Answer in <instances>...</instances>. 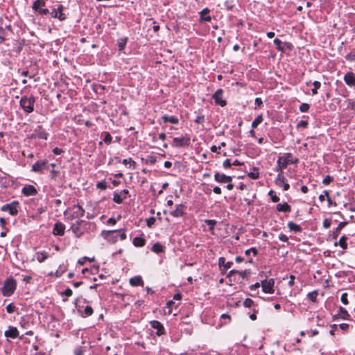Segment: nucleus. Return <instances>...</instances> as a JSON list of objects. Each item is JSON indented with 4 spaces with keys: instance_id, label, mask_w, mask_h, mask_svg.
Segmentation results:
<instances>
[{
    "instance_id": "58836bf2",
    "label": "nucleus",
    "mask_w": 355,
    "mask_h": 355,
    "mask_svg": "<svg viewBox=\"0 0 355 355\" xmlns=\"http://www.w3.org/2000/svg\"><path fill=\"white\" fill-rule=\"evenodd\" d=\"M338 315H340V317L341 318H343L344 320H347L348 318L349 317V315L347 311L341 306L339 308Z\"/></svg>"
},
{
    "instance_id": "7c9ffc66",
    "label": "nucleus",
    "mask_w": 355,
    "mask_h": 355,
    "mask_svg": "<svg viewBox=\"0 0 355 355\" xmlns=\"http://www.w3.org/2000/svg\"><path fill=\"white\" fill-rule=\"evenodd\" d=\"M128 41V37H124L118 39L117 46H118L119 51H123L124 50Z\"/></svg>"
},
{
    "instance_id": "a19ab883",
    "label": "nucleus",
    "mask_w": 355,
    "mask_h": 355,
    "mask_svg": "<svg viewBox=\"0 0 355 355\" xmlns=\"http://www.w3.org/2000/svg\"><path fill=\"white\" fill-rule=\"evenodd\" d=\"M268 195L270 196L273 202H277L279 201V198L277 196L275 191L273 190L269 191V192H268Z\"/></svg>"
},
{
    "instance_id": "6ab92c4d",
    "label": "nucleus",
    "mask_w": 355,
    "mask_h": 355,
    "mask_svg": "<svg viewBox=\"0 0 355 355\" xmlns=\"http://www.w3.org/2000/svg\"><path fill=\"white\" fill-rule=\"evenodd\" d=\"M343 80L348 86H355V74L353 72H347L345 75Z\"/></svg>"
},
{
    "instance_id": "f8f14e48",
    "label": "nucleus",
    "mask_w": 355,
    "mask_h": 355,
    "mask_svg": "<svg viewBox=\"0 0 355 355\" xmlns=\"http://www.w3.org/2000/svg\"><path fill=\"white\" fill-rule=\"evenodd\" d=\"M150 327L156 329V335L157 336H161L166 334V331L164 325L158 320H151L150 321Z\"/></svg>"
},
{
    "instance_id": "79ce46f5",
    "label": "nucleus",
    "mask_w": 355,
    "mask_h": 355,
    "mask_svg": "<svg viewBox=\"0 0 355 355\" xmlns=\"http://www.w3.org/2000/svg\"><path fill=\"white\" fill-rule=\"evenodd\" d=\"M313 88L311 89L312 95L318 94V89L320 87L321 83L319 81H314L313 83Z\"/></svg>"
},
{
    "instance_id": "bb28decb",
    "label": "nucleus",
    "mask_w": 355,
    "mask_h": 355,
    "mask_svg": "<svg viewBox=\"0 0 355 355\" xmlns=\"http://www.w3.org/2000/svg\"><path fill=\"white\" fill-rule=\"evenodd\" d=\"M47 0H35L32 5V9L35 12H37L41 8H44L46 6Z\"/></svg>"
},
{
    "instance_id": "49530a36",
    "label": "nucleus",
    "mask_w": 355,
    "mask_h": 355,
    "mask_svg": "<svg viewBox=\"0 0 355 355\" xmlns=\"http://www.w3.org/2000/svg\"><path fill=\"white\" fill-rule=\"evenodd\" d=\"M17 308L13 303H10L6 306V311L8 313H12L16 311Z\"/></svg>"
},
{
    "instance_id": "2eb2a0df",
    "label": "nucleus",
    "mask_w": 355,
    "mask_h": 355,
    "mask_svg": "<svg viewBox=\"0 0 355 355\" xmlns=\"http://www.w3.org/2000/svg\"><path fill=\"white\" fill-rule=\"evenodd\" d=\"M64 232L65 225L60 221L56 222L53 225V234L54 236H63Z\"/></svg>"
},
{
    "instance_id": "bf43d9fd",
    "label": "nucleus",
    "mask_w": 355,
    "mask_h": 355,
    "mask_svg": "<svg viewBox=\"0 0 355 355\" xmlns=\"http://www.w3.org/2000/svg\"><path fill=\"white\" fill-rule=\"evenodd\" d=\"M237 274H239V276L242 279H245L250 274V270H243V271H239V272Z\"/></svg>"
},
{
    "instance_id": "603ef678",
    "label": "nucleus",
    "mask_w": 355,
    "mask_h": 355,
    "mask_svg": "<svg viewBox=\"0 0 355 355\" xmlns=\"http://www.w3.org/2000/svg\"><path fill=\"white\" fill-rule=\"evenodd\" d=\"M41 16H46L50 13V10L42 8L37 12Z\"/></svg>"
},
{
    "instance_id": "680f3d73",
    "label": "nucleus",
    "mask_w": 355,
    "mask_h": 355,
    "mask_svg": "<svg viewBox=\"0 0 355 355\" xmlns=\"http://www.w3.org/2000/svg\"><path fill=\"white\" fill-rule=\"evenodd\" d=\"M53 18H57L58 19V16L57 14V10L55 9V6L52 7L49 13Z\"/></svg>"
},
{
    "instance_id": "39448f33",
    "label": "nucleus",
    "mask_w": 355,
    "mask_h": 355,
    "mask_svg": "<svg viewBox=\"0 0 355 355\" xmlns=\"http://www.w3.org/2000/svg\"><path fill=\"white\" fill-rule=\"evenodd\" d=\"M85 209L83 208L82 206L80 205H74L71 208H70L69 210L65 211L64 212V215H67L69 214V216H68V218L69 220H73L75 218H79L85 215Z\"/></svg>"
},
{
    "instance_id": "c756f323",
    "label": "nucleus",
    "mask_w": 355,
    "mask_h": 355,
    "mask_svg": "<svg viewBox=\"0 0 355 355\" xmlns=\"http://www.w3.org/2000/svg\"><path fill=\"white\" fill-rule=\"evenodd\" d=\"M78 311L80 312L81 315L84 318L89 317L94 313L93 309L91 306H86L83 311H81L80 308H79Z\"/></svg>"
},
{
    "instance_id": "69168bd1",
    "label": "nucleus",
    "mask_w": 355,
    "mask_h": 355,
    "mask_svg": "<svg viewBox=\"0 0 355 355\" xmlns=\"http://www.w3.org/2000/svg\"><path fill=\"white\" fill-rule=\"evenodd\" d=\"M232 165V164L231 163V162H230V159H226L223 162V166L225 168H230Z\"/></svg>"
},
{
    "instance_id": "393cba45",
    "label": "nucleus",
    "mask_w": 355,
    "mask_h": 355,
    "mask_svg": "<svg viewBox=\"0 0 355 355\" xmlns=\"http://www.w3.org/2000/svg\"><path fill=\"white\" fill-rule=\"evenodd\" d=\"M260 286H261L262 291L266 293V279L261 280V284L259 282H256L255 284H252L249 288L251 291H254L259 288Z\"/></svg>"
},
{
    "instance_id": "c9c22d12",
    "label": "nucleus",
    "mask_w": 355,
    "mask_h": 355,
    "mask_svg": "<svg viewBox=\"0 0 355 355\" xmlns=\"http://www.w3.org/2000/svg\"><path fill=\"white\" fill-rule=\"evenodd\" d=\"M205 223L209 225V231L212 232L215 228L217 221L216 220L207 219L205 220Z\"/></svg>"
},
{
    "instance_id": "2f4dec72",
    "label": "nucleus",
    "mask_w": 355,
    "mask_h": 355,
    "mask_svg": "<svg viewBox=\"0 0 355 355\" xmlns=\"http://www.w3.org/2000/svg\"><path fill=\"white\" fill-rule=\"evenodd\" d=\"M36 254L37 260L40 263L44 262L46 259L49 257V254L46 251L37 252Z\"/></svg>"
},
{
    "instance_id": "ea45409f",
    "label": "nucleus",
    "mask_w": 355,
    "mask_h": 355,
    "mask_svg": "<svg viewBox=\"0 0 355 355\" xmlns=\"http://www.w3.org/2000/svg\"><path fill=\"white\" fill-rule=\"evenodd\" d=\"M263 121L262 114L258 115L252 123V127L253 128H257Z\"/></svg>"
},
{
    "instance_id": "0eeeda50",
    "label": "nucleus",
    "mask_w": 355,
    "mask_h": 355,
    "mask_svg": "<svg viewBox=\"0 0 355 355\" xmlns=\"http://www.w3.org/2000/svg\"><path fill=\"white\" fill-rule=\"evenodd\" d=\"M49 134L45 130L42 125H38L33 130V132L31 135V139H40L47 140Z\"/></svg>"
},
{
    "instance_id": "f03ea898",
    "label": "nucleus",
    "mask_w": 355,
    "mask_h": 355,
    "mask_svg": "<svg viewBox=\"0 0 355 355\" xmlns=\"http://www.w3.org/2000/svg\"><path fill=\"white\" fill-rule=\"evenodd\" d=\"M101 236L111 243H115L118 241L119 239L125 240L126 239V234L125 230H103Z\"/></svg>"
},
{
    "instance_id": "a878e982",
    "label": "nucleus",
    "mask_w": 355,
    "mask_h": 355,
    "mask_svg": "<svg viewBox=\"0 0 355 355\" xmlns=\"http://www.w3.org/2000/svg\"><path fill=\"white\" fill-rule=\"evenodd\" d=\"M161 120L164 123H171L173 124H178L179 123L178 118L175 116H168V115L165 114L162 116Z\"/></svg>"
},
{
    "instance_id": "8fccbe9b",
    "label": "nucleus",
    "mask_w": 355,
    "mask_h": 355,
    "mask_svg": "<svg viewBox=\"0 0 355 355\" xmlns=\"http://www.w3.org/2000/svg\"><path fill=\"white\" fill-rule=\"evenodd\" d=\"M248 176L253 180L257 179L259 178V172L257 169L254 168V171L249 173Z\"/></svg>"
},
{
    "instance_id": "e433bc0d",
    "label": "nucleus",
    "mask_w": 355,
    "mask_h": 355,
    "mask_svg": "<svg viewBox=\"0 0 355 355\" xmlns=\"http://www.w3.org/2000/svg\"><path fill=\"white\" fill-rule=\"evenodd\" d=\"M8 36L9 34L6 29H4L3 27L0 26V44L3 43Z\"/></svg>"
},
{
    "instance_id": "cd10ccee",
    "label": "nucleus",
    "mask_w": 355,
    "mask_h": 355,
    "mask_svg": "<svg viewBox=\"0 0 355 355\" xmlns=\"http://www.w3.org/2000/svg\"><path fill=\"white\" fill-rule=\"evenodd\" d=\"M165 246L157 242L151 248V251L156 254L164 253L165 252Z\"/></svg>"
},
{
    "instance_id": "774afa93",
    "label": "nucleus",
    "mask_w": 355,
    "mask_h": 355,
    "mask_svg": "<svg viewBox=\"0 0 355 355\" xmlns=\"http://www.w3.org/2000/svg\"><path fill=\"white\" fill-rule=\"evenodd\" d=\"M63 152H64L63 150L58 147H55L53 149V153L57 155L62 154Z\"/></svg>"
},
{
    "instance_id": "9b49d317",
    "label": "nucleus",
    "mask_w": 355,
    "mask_h": 355,
    "mask_svg": "<svg viewBox=\"0 0 355 355\" xmlns=\"http://www.w3.org/2000/svg\"><path fill=\"white\" fill-rule=\"evenodd\" d=\"M223 90L222 89H217L212 95V98L216 105L224 107L227 105V101L223 98Z\"/></svg>"
},
{
    "instance_id": "412c9836",
    "label": "nucleus",
    "mask_w": 355,
    "mask_h": 355,
    "mask_svg": "<svg viewBox=\"0 0 355 355\" xmlns=\"http://www.w3.org/2000/svg\"><path fill=\"white\" fill-rule=\"evenodd\" d=\"M55 6V9L57 10V14L58 16V19L61 21L67 19V15L63 12L64 9V6L62 4H57Z\"/></svg>"
},
{
    "instance_id": "0e129e2a",
    "label": "nucleus",
    "mask_w": 355,
    "mask_h": 355,
    "mask_svg": "<svg viewBox=\"0 0 355 355\" xmlns=\"http://www.w3.org/2000/svg\"><path fill=\"white\" fill-rule=\"evenodd\" d=\"M3 28L6 29V31L8 33L9 36L14 35V32H13L12 28L10 24H6L5 26V28Z\"/></svg>"
},
{
    "instance_id": "20e7f679",
    "label": "nucleus",
    "mask_w": 355,
    "mask_h": 355,
    "mask_svg": "<svg viewBox=\"0 0 355 355\" xmlns=\"http://www.w3.org/2000/svg\"><path fill=\"white\" fill-rule=\"evenodd\" d=\"M36 98L34 96H23L19 101V105L22 110L27 114L34 111V105Z\"/></svg>"
},
{
    "instance_id": "a18cd8bd",
    "label": "nucleus",
    "mask_w": 355,
    "mask_h": 355,
    "mask_svg": "<svg viewBox=\"0 0 355 355\" xmlns=\"http://www.w3.org/2000/svg\"><path fill=\"white\" fill-rule=\"evenodd\" d=\"M87 261H94V257H92V258H89L87 257H82L78 260V264L81 265V266L84 265L85 263L87 262Z\"/></svg>"
},
{
    "instance_id": "e2e57ef3",
    "label": "nucleus",
    "mask_w": 355,
    "mask_h": 355,
    "mask_svg": "<svg viewBox=\"0 0 355 355\" xmlns=\"http://www.w3.org/2000/svg\"><path fill=\"white\" fill-rule=\"evenodd\" d=\"M73 294V291L71 288H67L64 292L61 293L62 295H65L66 297H70Z\"/></svg>"
},
{
    "instance_id": "6e6552de",
    "label": "nucleus",
    "mask_w": 355,
    "mask_h": 355,
    "mask_svg": "<svg viewBox=\"0 0 355 355\" xmlns=\"http://www.w3.org/2000/svg\"><path fill=\"white\" fill-rule=\"evenodd\" d=\"M191 144L190 137L188 136H184L182 137H174L171 145L175 148H184L188 147Z\"/></svg>"
},
{
    "instance_id": "052dcab7",
    "label": "nucleus",
    "mask_w": 355,
    "mask_h": 355,
    "mask_svg": "<svg viewBox=\"0 0 355 355\" xmlns=\"http://www.w3.org/2000/svg\"><path fill=\"white\" fill-rule=\"evenodd\" d=\"M308 125V121H305V120H301L297 124V128H306Z\"/></svg>"
},
{
    "instance_id": "37998d69",
    "label": "nucleus",
    "mask_w": 355,
    "mask_h": 355,
    "mask_svg": "<svg viewBox=\"0 0 355 355\" xmlns=\"http://www.w3.org/2000/svg\"><path fill=\"white\" fill-rule=\"evenodd\" d=\"M273 44H275L277 49L279 51H283L284 46L282 45V42L279 39L275 38L273 40Z\"/></svg>"
},
{
    "instance_id": "a211bd4d",
    "label": "nucleus",
    "mask_w": 355,
    "mask_h": 355,
    "mask_svg": "<svg viewBox=\"0 0 355 355\" xmlns=\"http://www.w3.org/2000/svg\"><path fill=\"white\" fill-rule=\"evenodd\" d=\"M210 10L208 8L202 9L200 12V22H210L211 21V17L209 15Z\"/></svg>"
},
{
    "instance_id": "4be33fe9",
    "label": "nucleus",
    "mask_w": 355,
    "mask_h": 355,
    "mask_svg": "<svg viewBox=\"0 0 355 355\" xmlns=\"http://www.w3.org/2000/svg\"><path fill=\"white\" fill-rule=\"evenodd\" d=\"M130 284L132 286H143L144 283L141 276L137 275L130 279Z\"/></svg>"
},
{
    "instance_id": "aec40b11",
    "label": "nucleus",
    "mask_w": 355,
    "mask_h": 355,
    "mask_svg": "<svg viewBox=\"0 0 355 355\" xmlns=\"http://www.w3.org/2000/svg\"><path fill=\"white\" fill-rule=\"evenodd\" d=\"M4 335L7 338H16L19 336V331L17 327L10 326L8 329L5 331Z\"/></svg>"
},
{
    "instance_id": "9d476101",
    "label": "nucleus",
    "mask_w": 355,
    "mask_h": 355,
    "mask_svg": "<svg viewBox=\"0 0 355 355\" xmlns=\"http://www.w3.org/2000/svg\"><path fill=\"white\" fill-rule=\"evenodd\" d=\"M49 164L47 159L37 160L33 166L31 171L35 173H42L44 170L49 169Z\"/></svg>"
},
{
    "instance_id": "de8ad7c7",
    "label": "nucleus",
    "mask_w": 355,
    "mask_h": 355,
    "mask_svg": "<svg viewBox=\"0 0 355 355\" xmlns=\"http://www.w3.org/2000/svg\"><path fill=\"white\" fill-rule=\"evenodd\" d=\"M254 301L250 298H246L243 302V306L245 307L250 308V307L254 306Z\"/></svg>"
},
{
    "instance_id": "864d4df0",
    "label": "nucleus",
    "mask_w": 355,
    "mask_h": 355,
    "mask_svg": "<svg viewBox=\"0 0 355 355\" xmlns=\"http://www.w3.org/2000/svg\"><path fill=\"white\" fill-rule=\"evenodd\" d=\"M309 107L310 106L308 103H304L300 105L299 109L302 112H306L309 110Z\"/></svg>"
},
{
    "instance_id": "dca6fc26",
    "label": "nucleus",
    "mask_w": 355,
    "mask_h": 355,
    "mask_svg": "<svg viewBox=\"0 0 355 355\" xmlns=\"http://www.w3.org/2000/svg\"><path fill=\"white\" fill-rule=\"evenodd\" d=\"M21 193L25 196H33L37 193V190L33 185L26 184L22 188Z\"/></svg>"
},
{
    "instance_id": "b1692460",
    "label": "nucleus",
    "mask_w": 355,
    "mask_h": 355,
    "mask_svg": "<svg viewBox=\"0 0 355 355\" xmlns=\"http://www.w3.org/2000/svg\"><path fill=\"white\" fill-rule=\"evenodd\" d=\"M132 243L135 247H144L146 244V239L142 234L140 236H136L133 239Z\"/></svg>"
},
{
    "instance_id": "ddd939ff",
    "label": "nucleus",
    "mask_w": 355,
    "mask_h": 355,
    "mask_svg": "<svg viewBox=\"0 0 355 355\" xmlns=\"http://www.w3.org/2000/svg\"><path fill=\"white\" fill-rule=\"evenodd\" d=\"M128 194L129 191L126 189H123L120 192L114 191L113 193V201L117 204H121L123 202V199L127 198Z\"/></svg>"
},
{
    "instance_id": "f3484780",
    "label": "nucleus",
    "mask_w": 355,
    "mask_h": 355,
    "mask_svg": "<svg viewBox=\"0 0 355 355\" xmlns=\"http://www.w3.org/2000/svg\"><path fill=\"white\" fill-rule=\"evenodd\" d=\"M214 180L219 183H226L231 182L232 181V178L231 176L226 175L224 173L216 172L214 174Z\"/></svg>"
},
{
    "instance_id": "3c124183",
    "label": "nucleus",
    "mask_w": 355,
    "mask_h": 355,
    "mask_svg": "<svg viewBox=\"0 0 355 355\" xmlns=\"http://www.w3.org/2000/svg\"><path fill=\"white\" fill-rule=\"evenodd\" d=\"M60 175V171L52 169L51 171L50 178L51 180H56L57 177Z\"/></svg>"
},
{
    "instance_id": "09e8293b",
    "label": "nucleus",
    "mask_w": 355,
    "mask_h": 355,
    "mask_svg": "<svg viewBox=\"0 0 355 355\" xmlns=\"http://www.w3.org/2000/svg\"><path fill=\"white\" fill-rule=\"evenodd\" d=\"M96 187L101 190H105L107 189V184L105 180L98 182L96 184Z\"/></svg>"
},
{
    "instance_id": "4c0bfd02",
    "label": "nucleus",
    "mask_w": 355,
    "mask_h": 355,
    "mask_svg": "<svg viewBox=\"0 0 355 355\" xmlns=\"http://www.w3.org/2000/svg\"><path fill=\"white\" fill-rule=\"evenodd\" d=\"M146 164H155L157 162V157L154 155H148L146 158L142 159Z\"/></svg>"
},
{
    "instance_id": "6e6d98bb",
    "label": "nucleus",
    "mask_w": 355,
    "mask_h": 355,
    "mask_svg": "<svg viewBox=\"0 0 355 355\" xmlns=\"http://www.w3.org/2000/svg\"><path fill=\"white\" fill-rule=\"evenodd\" d=\"M334 180V178L332 176L327 175L322 180V183L325 185L329 184L331 182H332Z\"/></svg>"
},
{
    "instance_id": "13d9d810",
    "label": "nucleus",
    "mask_w": 355,
    "mask_h": 355,
    "mask_svg": "<svg viewBox=\"0 0 355 355\" xmlns=\"http://www.w3.org/2000/svg\"><path fill=\"white\" fill-rule=\"evenodd\" d=\"M155 217H150L146 219V225L148 227H151L155 223Z\"/></svg>"
},
{
    "instance_id": "5701e85b",
    "label": "nucleus",
    "mask_w": 355,
    "mask_h": 355,
    "mask_svg": "<svg viewBox=\"0 0 355 355\" xmlns=\"http://www.w3.org/2000/svg\"><path fill=\"white\" fill-rule=\"evenodd\" d=\"M276 209L279 212L290 213L291 211V207L287 202L277 204Z\"/></svg>"
},
{
    "instance_id": "72a5a7b5",
    "label": "nucleus",
    "mask_w": 355,
    "mask_h": 355,
    "mask_svg": "<svg viewBox=\"0 0 355 355\" xmlns=\"http://www.w3.org/2000/svg\"><path fill=\"white\" fill-rule=\"evenodd\" d=\"M347 238L345 236H343L338 242L335 243V245H339L343 249H346L347 247Z\"/></svg>"
},
{
    "instance_id": "473e14b6",
    "label": "nucleus",
    "mask_w": 355,
    "mask_h": 355,
    "mask_svg": "<svg viewBox=\"0 0 355 355\" xmlns=\"http://www.w3.org/2000/svg\"><path fill=\"white\" fill-rule=\"evenodd\" d=\"M288 227L291 231L295 232H300L302 231V227L299 225L291 221L288 223Z\"/></svg>"
},
{
    "instance_id": "f257e3e1",
    "label": "nucleus",
    "mask_w": 355,
    "mask_h": 355,
    "mask_svg": "<svg viewBox=\"0 0 355 355\" xmlns=\"http://www.w3.org/2000/svg\"><path fill=\"white\" fill-rule=\"evenodd\" d=\"M92 223L85 220H78L72 223L70 230L76 238H80L85 233L88 232Z\"/></svg>"
},
{
    "instance_id": "5fc2aeb1",
    "label": "nucleus",
    "mask_w": 355,
    "mask_h": 355,
    "mask_svg": "<svg viewBox=\"0 0 355 355\" xmlns=\"http://www.w3.org/2000/svg\"><path fill=\"white\" fill-rule=\"evenodd\" d=\"M347 296H348V295L347 293H343L341 295L340 300H341L342 303L345 305H347L349 304Z\"/></svg>"
},
{
    "instance_id": "4468645a",
    "label": "nucleus",
    "mask_w": 355,
    "mask_h": 355,
    "mask_svg": "<svg viewBox=\"0 0 355 355\" xmlns=\"http://www.w3.org/2000/svg\"><path fill=\"white\" fill-rule=\"evenodd\" d=\"M185 205L184 204H178L175 205V209L170 212V214L175 218H180L186 214L184 211Z\"/></svg>"
},
{
    "instance_id": "1a4fd4ad",
    "label": "nucleus",
    "mask_w": 355,
    "mask_h": 355,
    "mask_svg": "<svg viewBox=\"0 0 355 355\" xmlns=\"http://www.w3.org/2000/svg\"><path fill=\"white\" fill-rule=\"evenodd\" d=\"M18 201H12L10 203L3 205L1 210L3 211H8L11 216H17L18 214Z\"/></svg>"
},
{
    "instance_id": "7ed1b4c3",
    "label": "nucleus",
    "mask_w": 355,
    "mask_h": 355,
    "mask_svg": "<svg viewBox=\"0 0 355 355\" xmlns=\"http://www.w3.org/2000/svg\"><path fill=\"white\" fill-rule=\"evenodd\" d=\"M17 288V281L12 277L7 278L1 288V294L5 297L11 296Z\"/></svg>"
},
{
    "instance_id": "f704fd0d",
    "label": "nucleus",
    "mask_w": 355,
    "mask_h": 355,
    "mask_svg": "<svg viewBox=\"0 0 355 355\" xmlns=\"http://www.w3.org/2000/svg\"><path fill=\"white\" fill-rule=\"evenodd\" d=\"M318 295V291L315 290L312 292L309 293L307 294V297L310 301L315 303L317 302Z\"/></svg>"
},
{
    "instance_id": "c85d7f7f",
    "label": "nucleus",
    "mask_w": 355,
    "mask_h": 355,
    "mask_svg": "<svg viewBox=\"0 0 355 355\" xmlns=\"http://www.w3.org/2000/svg\"><path fill=\"white\" fill-rule=\"evenodd\" d=\"M277 184L279 187H283L284 191L288 190L290 186L285 180V178L282 176L279 175L276 180Z\"/></svg>"
},
{
    "instance_id": "4d7b16f0",
    "label": "nucleus",
    "mask_w": 355,
    "mask_h": 355,
    "mask_svg": "<svg viewBox=\"0 0 355 355\" xmlns=\"http://www.w3.org/2000/svg\"><path fill=\"white\" fill-rule=\"evenodd\" d=\"M252 252L253 253L254 255H256L257 253V250L255 248H251L245 251V254L247 257H249Z\"/></svg>"
},
{
    "instance_id": "338daca9",
    "label": "nucleus",
    "mask_w": 355,
    "mask_h": 355,
    "mask_svg": "<svg viewBox=\"0 0 355 355\" xmlns=\"http://www.w3.org/2000/svg\"><path fill=\"white\" fill-rule=\"evenodd\" d=\"M205 121V116L204 115H199L196 117V119H195L194 122L196 123H202L203 121Z\"/></svg>"
},
{
    "instance_id": "c03bdc74",
    "label": "nucleus",
    "mask_w": 355,
    "mask_h": 355,
    "mask_svg": "<svg viewBox=\"0 0 355 355\" xmlns=\"http://www.w3.org/2000/svg\"><path fill=\"white\" fill-rule=\"evenodd\" d=\"M103 133L105 135L103 141L107 145L110 144L112 141V137L108 132H104Z\"/></svg>"
},
{
    "instance_id": "423d86ee",
    "label": "nucleus",
    "mask_w": 355,
    "mask_h": 355,
    "mask_svg": "<svg viewBox=\"0 0 355 355\" xmlns=\"http://www.w3.org/2000/svg\"><path fill=\"white\" fill-rule=\"evenodd\" d=\"M297 162L298 159L297 158L294 159L291 153H287L278 158L277 164L281 168H285L288 164H295Z\"/></svg>"
}]
</instances>
